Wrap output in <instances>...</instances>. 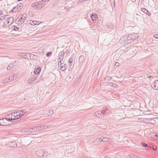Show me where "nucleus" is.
<instances>
[{"mask_svg":"<svg viewBox=\"0 0 158 158\" xmlns=\"http://www.w3.org/2000/svg\"><path fill=\"white\" fill-rule=\"evenodd\" d=\"M11 114V115L12 116H15V112H12V113H11V114Z\"/></svg>","mask_w":158,"mask_h":158,"instance_id":"obj_52","label":"nucleus"},{"mask_svg":"<svg viewBox=\"0 0 158 158\" xmlns=\"http://www.w3.org/2000/svg\"><path fill=\"white\" fill-rule=\"evenodd\" d=\"M152 87L156 90H158V80L154 81L152 84Z\"/></svg>","mask_w":158,"mask_h":158,"instance_id":"obj_8","label":"nucleus"},{"mask_svg":"<svg viewBox=\"0 0 158 158\" xmlns=\"http://www.w3.org/2000/svg\"><path fill=\"white\" fill-rule=\"evenodd\" d=\"M36 79H37V78H35V77H33L31 78V82H34L36 80Z\"/></svg>","mask_w":158,"mask_h":158,"instance_id":"obj_37","label":"nucleus"},{"mask_svg":"<svg viewBox=\"0 0 158 158\" xmlns=\"http://www.w3.org/2000/svg\"><path fill=\"white\" fill-rule=\"evenodd\" d=\"M101 138L102 140V142H106L107 141H109V139H108L107 137L102 136Z\"/></svg>","mask_w":158,"mask_h":158,"instance_id":"obj_26","label":"nucleus"},{"mask_svg":"<svg viewBox=\"0 0 158 158\" xmlns=\"http://www.w3.org/2000/svg\"><path fill=\"white\" fill-rule=\"evenodd\" d=\"M13 77H14V80L16 79L17 78V76L15 74H14L13 75Z\"/></svg>","mask_w":158,"mask_h":158,"instance_id":"obj_45","label":"nucleus"},{"mask_svg":"<svg viewBox=\"0 0 158 158\" xmlns=\"http://www.w3.org/2000/svg\"><path fill=\"white\" fill-rule=\"evenodd\" d=\"M53 113V110H49L47 111L46 114H48V116H51Z\"/></svg>","mask_w":158,"mask_h":158,"instance_id":"obj_24","label":"nucleus"},{"mask_svg":"<svg viewBox=\"0 0 158 158\" xmlns=\"http://www.w3.org/2000/svg\"><path fill=\"white\" fill-rule=\"evenodd\" d=\"M10 25L9 23V22H8V21L7 20L6 21L4 22L3 25V27H4L5 28V27H9Z\"/></svg>","mask_w":158,"mask_h":158,"instance_id":"obj_15","label":"nucleus"},{"mask_svg":"<svg viewBox=\"0 0 158 158\" xmlns=\"http://www.w3.org/2000/svg\"><path fill=\"white\" fill-rule=\"evenodd\" d=\"M106 27L108 28H111L113 27L112 26H111V24L109 23H108L107 24Z\"/></svg>","mask_w":158,"mask_h":158,"instance_id":"obj_38","label":"nucleus"},{"mask_svg":"<svg viewBox=\"0 0 158 158\" xmlns=\"http://www.w3.org/2000/svg\"><path fill=\"white\" fill-rule=\"evenodd\" d=\"M114 84H113V85H111V86H113L114 85Z\"/></svg>","mask_w":158,"mask_h":158,"instance_id":"obj_63","label":"nucleus"},{"mask_svg":"<svg viewBox=\"0 0 158 158\" xmlns=\"http://www.w3.org/2000/svg\"><path fill=\"white\" fill-rule=\"evenodd\" d=\"M31 54L30 53H26L25 59L30 60L31 59Z\"/></svg>","mask_w":158,"mask_h":158,"instance_id":"obj_18","label":"nucleus"},{"mask_svg":"<svg viewBox=\"0 0 158 158\" xmlns=\"http://www.w3.org/2000/svg\"><path fill=\"white\" fill-rule=\"evenodd\" d=\"M6 119L5 118H4L0 119V125L7 126L10 124Z\"/></svg>","mask_w":158,"mask_h":158,"instance_id":"obj_4","label":"nucleus"},{"mask_svg":"<svg viewBox=\"0 0 158 158\" xmlns=\"http://www.w3.org/2000/svg\"><path fill=\"white\" fill-rule=\"evenodd\" d=\"M67 69V65L66 64H63L62 66H61L60 69L62 71H64L66 70Z\"/></svg>","mask_w":158,"mask_h":158,"instance_id":"obj_28","label":"nucleus"},{"mask_svg":"<svg viewBox=\"0 0 158 158\" xmlns=\"http://www.w3.org/2000/svg\"><path fill=\"white\" fill-rule=\"evenodd\" d=\"M146 76L148 78H151L152 77V76L149 74H147Z\"/></svg>","mask_w":158,"mask_h":158,"instance_id":"obj_49","label":"nucleus"},{"mask_svg":"<svg viewBox=\"0 0 158 158\" xmlns=\"http://www.w3.org/2000/svg\"><path fill=\"white\" fill-rule=\"evenodd\" d=\"M130 156L132 158H135V155L134 154H132L130 155Z\"/></svg>","mask_w":158,"mask_h":158,"instance_id":"obj_48","label":"nucleus"},{"mask_svg":"<svg viewBox=\"0 0 158 158\" xmlns=\"http://www.w3.org/2000/svg\"><path fill=\"white\" fill-rule=\"evenodd\" d=\"M147 15H148V16H150L151 15V14L150 12H149L148 11V12L147 13H145Z\"/></svg>","mask_w":158,"mask_h":158,"instance_id":"obj_50","label":"nucleus"},{"mask_svg":"<svg viewBox=\"0 0 158 158\" xmlns=\"http://www.w3.org/2000/svg\"><path fill=\"white\" fill-rule=\"evenodd\" d=\"M64 9L66 10H68L69 8L68 6H65L64 7Z\"/></svg>","mask_w":158,"mask_h":158,"instance_id":"obj_58","label":"nucleus"},{"mask_svg":"<svg viewBox=\"0 0 158 158\" xmlns=\"http://www.w3.org/2000/svg\"><path fill=\"white\" fill-rule=\"evenodd\" d=\"M101 112L102 113V115H103V116H104V115L105 114L106 110H102V111H101Z\"/></svg>","mask_w":158,"mask_h":158,"instance_id":"obj_44","label":"nucleus"},{"mask_svg":"<svg viewBox=\"0 0 158 158\" xmlns=\"http://www.w3.org/2000/svg\"><path fill=\"white\" fill-rule=\"evenodd\" d=\"M102 142V139L101 137L98 138L97 139L95 140H94V143H101Z\"/></svg>","mask_w":158,"mask_h":158,"instance_id":"obj_23","label":"nucleus"},{"mask_svg":"<svg viewBox=\"0 0 158 158\" xmlns=\"http://www.w3.org/2000/svg\"><path fill=\"white\" fill-rule=\"evenodd\" d=\"M42 128L43 129H46L47 128H46L45 125H43L42 126Z\"/></svg>","mask_w":158,"mask_h":158,"instance_id":"obj_53","label":"nucleus"},{"mask_svg":"<svg viewBox=\"0 0 158 158\" xmlns=\"http://www.w3.org/2000/svg\"><path fill=\"white\" fill-rule=\"evenodd\" d=\"M36 155L41 157H45L46 156V153L44 151L41 150H38L36 151Z\"/></svg>","mask_w":158,"mask_h":158,"instance_id":"obj_2","label":"nucleus"},{"mask_svg":"<svg viewBox=\"0 0 158 158\" xmlns=\"http://www.w3.org/2000/svg\"><path fill=\"white\" fill-rule=\"evenodd\" d=\"M85 60V58L84 56L83 55H81L79 58V63H83Z\"/></svg>","mask_w":158,"mask_h":158,"instance_id":"obj_11","label":"nucleus"},{"mask_svg":"<svg viewBox=\"0 0 158 158\" xmlns=\"http://www.w3.org/2000/svg\"><path fill=\"white\" fill-rule=\"evenodd\" d=\"M18 11H19V9H18L17 6L14 7L12 10L11 11V12L13 13L14 12H16Z\"/></svg>","mask_w":158,"mask_h":158,"instance_id":"obj_27","label":"nucleus"},{"mask_svg":"<svg viewBox=\"0 0 158 158\" xmlns=\"http://www.w3.org/2000/svg\"><path fill=\"white\" fill-rule=\"evenodd\" d=\"M33 82H31V81H29L28 82V84L29 85H33V84H34V83H32Z\"/></svg>","mask_w":158,"mask_h":158,"instance_id":"obj_46","label":"nucleus"},{"mask_svg":"<svg viewBox=\"0 0 158 158\" xmlns=\"http://www.w3.org/2000/svg\"><path fill=\"white\" fill-rule=\"evenodd\" d=\"M141 144L142 146L144 147H148V144L145 143H141Z\"/></svg>","mask_w":158,"mask_h":158,"instance_id":"obj_35","label":"nucleus"},{"mask_svg":"<svg viewBox=\"0 0 158 158\" xmlns=\"http://www.w3.org/2000/svg\"><path fill=\"white\" fill-rule=\"evenodd\" d=\"M73 61V59L72 58H70L69 60V62L70 63H72Z\"/></svg>","mask_w":158,"mask_h":158,"instance_id":"obj_41","label":"nucleus"},{"mask_svg":"<svg viewBox=\"0 0 158 158\" xmlns=\"http://www.w3.org/2000/svg\"><path fill=\"white\" fill-rule=\"evenodd\" d=\"M149 121H150V122L152 124L157 123H158V118L156 117L153 118H149L148 119Z\"/></svg>","mask_w":158,"mask_h":158,"instance_id":"obj_7","label":"nucleus"},{"mask_svg":"<svg viewBox=\"0 0 158 158\" xmlns=\"http://www.w3.org/2000/svg\"><path fill=\"white\" fill-rule=\"evenodd\" d=\"M3 11L2 10H0V16L4 15L3 13Z\"/></svg>","mask_w":158,"mask_h":158,"instance_id":"obj_43","label":"nucleus"},{"mask_svg":"<svg viewBox=\"0 0 158 158\" xmlns=\"http://www.w3.org/2000/svg\"><path fill=\"white\" fill-rule=\"evenodd\" d=\"M91 18L92 20H96V19L98 18V15L95 14H92L91 15Z\"/></svg>","mask_w":158,"mask_h":158,"instance_id":"obj_17","label":"nucleus"},{"mask_svg":"<svg viewBox=\"0 0 158 158\" xmlns=\"http://www.w3.org/2000/svg\"><path fill=\"white\" fill-rule=\"evenodd\" d=\"M118 64V62H117L115 63V65H116V64Z\"/></svg>","mask_w":158,"mask_h":158,"instance_id":"obj_61","label":"nucleus"},{"mask_svg":"<svg viewBox=\"0 0 158 158\" xmlns=\"http://www.w3.org/2000/svg\"><path fill=\"white\" fill-rule=\"evenodd\" d=\"M26 19V17L25 16L23 15L20 18V19H19V20L20 22V23H23L24 21Z\"/></svg>","mask_w":158,"mask_h":158,"instance_id":"obj_21","label":"nucleus"},{"mask_svg":"<svg viewBox=\"0 0 158 158\" xmlns=\"http://www.w3.org/2000/svg\"><path fill=\"white\" fill-rule=\"evenodd\" d=\"M155 136L156 137H158V134L155 135Z\"/></svg>","mask_w":158,"mask_h":158,"instance_id":"obj_59","label":"nucleus"},{"mask_svg":"<svg viewBox=\"0 0 158 158\" xmlns=\"http://www.w3.org/2000/svg\"><path fill=\"white\" fill-rule=\"evenodd\" d=\"M26 53L20 52L18 53L19 56H21L24 59Z\"/></svg>","mask_w":158,"mask_h":158,"instance_id":"obj_29","label":"nucleus"},{"mask_svg":"<svg viewBox=\"0 0 158 158\" xmlns=\"http://www.w3.org/2000/svg\"><path fill=\"white\" fill-rule=\"evenodd\" d=\"M128 38V35H126L122 36L120 39V40L123 41L124 42H126L127 41L129 40Z\"/></svg>","mask_w":158,"mask_h":158,"instance_id":"obj_10","label":"nucleus"},{"mask_svg":"<svg viewBox=\"0 0 158 158\" xmlns=\"http://www.w3.org/2000/svg\"><path fill=\"white\" fill-rule=\"evenodd\" d=\"M37 56L31 54V59L30 60H34L36 58Z\"/></svg>","mask_w":158,"mask_h":158,"instance_id":"obj_34","label":"nucleus"},{"mask_svg":"<svg viewBox=\"0 0 158 158\" xmlns=\"http://www.w3.org/2000/svg\"><path fill=\"white\" fill-rule=\"evenodd\" d=\"M52 54V52H48L46 54V56L47 57H48L50 56H51Z\"/></svg>","mask_w":158,"mask_h":158,"instance_id":"obj_39","label":"nucleus"},{"mask_svg":"<svg viewBox=\"0 0 158 158\" xmlns=\"http://www.w3.org/2000/svg\"><path fill=\"white\" fill-rule=\"evenodd\" d=\"M10 146V147H17V145L15 144V142H12L9 144Z\"/></svg>","mask_w":158,"mask_h":158,"instance_id":"obj_25","label":"nucleus"},{"mask_svg":"<svg viewBox=\"0 0 158 158\" xmlns=\"http://www.w3.org/2000/svg\"><path fill=\"white\" fill-rule=\"evenodd\" d=\"M153 37L156 38H158V34H155L153 35Z\"/></svg>","mask_w":158,"mask_h":158,"instance_id":"obj_47","label":"nucleus"},{"mask_svg":"<svg viewBox=\"0 0 158 158\" xmlns=\"http://www.w3.org/2000/svg\"><path fill=\"white\" fill-rule=\"evenodd\" d=\"M63 59H60V57H59V58L58 60V62H59V61H60V62H61L62 60Z\"/></svg>","mask_w":158,"mask_h":158,"instance_id":"obj_54","label":"nucleus"},{"mask_svg":"<svg viewBox=\"0 0 158 158\" xmlns=\"http://www.w3.org/2000/svg\"><path fill=\"white\" fill-rule=\"evenodd\" d=\"M94 115L99 118L104 117L103 115H102V113L101 111H96L94 113Z\"/></svg>","mask_w":158,"mask_h":158,"instance_id":"obj_9","label":"nucleus"},{"mask_svg":"<svg viewBox=\"0 0 158 158\" xmlns=\"http://www.w3.org/2000/svg\"><path fill=\"white\" fill-rule=\"evenodd\" d=\"M152 149H153L154 150H155V148H154V147H152Z\"/></svg>","mask_w":158,"mask_h":158,"instance_id":"obj_62","label":"nucleus"},{"mask_svg":"<svg viewBox=\"0 0 158 158\" xmlns=\"http://www.w3.org/2000/svg\"><path fill=\"white\" fill-rule=\"evenodd\" d=\"M6 117L5 118H6V119L8 120V122H9L11 121V117H12V115H11V114H7L6 116Z\"/></svg>","mask_w":158,"mask_h":158,"instance_id":"obj_19","label":"nucleus"},{"mask_svg":"<svg viewBox=\"0 0 158 158\" xmlns=\"http://www.w3.org/2000/svg\"><path fill=\"white\" fill-rule=\"evenodd\" d=\"M141 10L143 12L145 13H147L148 12V10H147L146 8H143L141 9Z\"/></svg>","mask_w":158,"mask_h":158,"instance_id":"obj_33","label":"nucleus"},{"mask_svg":"<svg viewBox=\"0 0 158 158\" xmlns=\"http://www.w3.org/2000/svg\"><path fill=\"white\" fill-rule=\"evenodd\" d=\"M17 7L19 10H20L23 7V5L22 3L18 4L16 6Z\"/></svg>","mask_w":158,"mask_h":158,"instance_id":"obj_22","label":"nucleus"},{"mask_svg":"<svg viewBox=\"0 0 158 158\" xmlns=\"http://www.w3.org/2000/svg\"><path fill=\"white\" fill-rule=\"evenodd\" d=\"M9 16V15H5L3 16L0 17V18L2 20H4L7 19V18Z\"/></svg>","mask_w":158,"mask_h":158,"instance_id":"obj_31","label":"nucleus"},{"mask_svg":"<svg viewBox=\"0 0 158 158\" xmlns=\"http://www.w3.org/2000/svg\"><path fill=\"white\" fill-rule=\"evenodd\" d=\"M7 19L10 25L12 24L14 21V18L12 17H9V16L7 18Z\"/></svg>","mask_w":158,"mask_h":158,"instance_id":"obj_12","label":"nucleus"},{"mask_svg":"<svg viewBox=\"0 0 158 158\" xmlns=\"http://www.w3.org/2000/svg\"><path fill=\"white\" fill-rule=\"evenodd\" d=\"M15 66V65L14 64L11 63L8 65L7 68V70H10L12 69Z\"/></svg>","mask_w":158,"mask_h":158,"instance_id":"obj_16","label":"nucleus"},{"mask_svg":"<svg viewBox=\"0 0 158 158\" xmlns=\"http://www.w3.org/2000/svg\"><path fill=\"white\" fill-rule=\"evenodd\" d=\"M45 4V2H43V1H40L33 3L31 6L35 9L39 10L43 7Z\"/></svg>","mask_w":158,"mask_h":158,"instance_id":"obj_1","label":"nucleus"},{"mask_svg":"<svg viewBox=\"0 0 158 158\" xmlns=\"http://www.w3.org/2000/svg\"><path fill=\"white\" fill-rule=\"evenodd\" d=\"M58 66L59 68H60H60L61 66L62 65V63L61 62H60V61H59V62H58Z\"/></svg>","mask_w":158,"mask_h":158,"instance_id":"obj_40","label":"nucleus"},{"mask_svg":"<svg viewBox=\"0 0 158 158\" xmlns=\"http://www.w3.org/2000/svg\"><path fill=\"white\" fill-rule=\"evenodd\" d=\"M64 55V52L62 51L60 52L59 53V57H60V59H63V57Z\"/></svg>","mask_w":158,"mask_h":158,"instance_id":"obj_20","label":"nucleus"},{"mask_svg":"<svg viewBox=\"0 0 158 158\" xmlns=\"http://www.w3.org/2000/svg\"><path fill=\"white\" fill-rule=\"evenodd\" d=\"M37 127H33L32 128H30L29 129L28 128H25L23 130L26 133H29L30 132H32L35 131H37Z\"/></svg>","mask_w":158,"mask_h":158,"instance_id":"obj_3","label":"nucleus"},{"mask_svg":"<svg viewBox=\"0 0 158 158\" xmlns=\"http://www.w3.org/2000/svg\"><path fill=\"white\" fill-rule=\"evenodd\" d=\"M39 22L36 21H33L32 20H30L29 22V23L32 25H38L39 24Z\"/></svg>","mask_w":158,"mask_h":158,"instance_id":"obj_14","label":"nucleus"},{"mask_svg":"<svg viewBox=\"0 0 158 158\" xmlns=\"http://www.w3.org/2000/svg\"><path fill=\"white\" fill-rule=\"evenodd\" d=\"M49 1V0H42V1H43V2H48Z\"/></svg>","mask_w":158,"mask_h":158,"instance_id":"obj_57","label":"nucleus"},{"mask_svg":"<svg viewBox=\"0 0 158 158\" xmlns=\"http://www.w3.org/2000/svg\"><path fill=\"white\" fill-rule=\"evenodd\" d=\"M107 78V79L108 80H109V81H110L111 80V79H112V77H106Z\"/></svg>","mask_w":158,"mask_h":158,"instance_id":"obj_51","label":"nucleus"},{"mask_svg":"<svg viewBox=\"0 0 158 158\" xmlns=\"http://www.w3.org/2000/svg\"><path fill=\"white\" fill-rule=\"evenodd\" d=\"M23 116V114H21L20 113V114L19 115H16L15 116H12L11 117V120H16L17 121H18L19 119V118L21 117H22Z\"/></svg>","mask_w":158,"mask_h":158,"instance_id":"obj_6","label":"nucleus"},{"mask_svg":"<svg viewBox=\"0 0 158 158\" xmlns=\"http://www.w3.org/2000/svg\"><path fill=\"white\" fill-rule=\"evenodd\" d=\"M19 111V114H20V113H21V114H23V115H24V114L26 112L25 110H20Z\"/></svg>","mask_w":158,"mask_h":158,"instance_id":"obj_36","label":"nucleus"},{"mask_svg":"<svg viewBox=\"0 0 158 158\" xmlns=\"http://www.w3.org/2000/svg\"><path fill=\"white\" fill-rule=\"evenodd\" d=\"M89 0H81V1H80V2H81V3H82L84 1H88Z\"/></svg>","mask_w":158,"mask_h":158,"instance_id":"obj_55","label":"nucleus"},{"mask_svg":"<svg viewBox=\"0 0 158 158\" xmlns=\"http://www.w3.org/2000/svg\"><path fill=\"white\" fill-rule=\"evenodd\" d=\"M139 35L138 34L135 33L128 35V39L130 40H135L138 38Z\"/></svg>","mask_w":158,"mask_h":158,"instance_id":"obj_5","label":"nucleus"},{"mask_svg":"<svg viewBox=\"0 0 158 158\" xmlns=\"http://www.w3.org/2000/svg\"><path fill=\"white\" fill-rule=\"evenodd\" d=\"M12 29L15 31H18L20 30L19 27H18L16 26H13L12 27Z\"/></svg>","mask_w":158,"mask_h":158,"instance_id":"obj_32","label":"nucleus"},{"mask_svg":"<svg viewBox=\"0 0 158 158\" xmlns=\"http://www.w3.org/2000/svg\"><path fill=\"white\" fill-rule=\"evenodd\" d=\"M41 68L39 67H37L36 68L34 71V73L35 74H38L40 72L41 70Z\"/></svg>","mask_w":158,"mask_h":158,"instance_id":"obj_13","label":"nucleus"},{"mask_svg":"<svg viewBox=\"0 0 158 158\" xmlns=\"http://www.w3.org/2000/svg\"><path fill=\"white\" fill-rule=\"evenodd\" d=\"M133 2H135V1L136 0H131Z\"/></svg>","mask_w":158,"mask_h":158,"instance_id":"obj_60","label":"nucleus"},{"mask_svg":"<svg viewBox=\"0 0 158 158\" xmlns=\"http://www.w3.org/2000/svg\"><path fill=\"white\" fill-rule=\"evenodd\" d=\"M14 80V77H13V76H11L8 79H6V81L7 82H9Z\"/></svg>","mask_w":158,"mask_h":158,"instance_id":"obj_30","label":"nucleus"},{"mask_svg":"<svg viewBox=\"0 0 158 158\" xmlns=\"http://www.w3.org/2000/svg\"><path fill=\"white\" fill-rule=\"evenodd\" d=\"M37 127L38 131L40 130L43 129L42 126H38Z\"/></svg>","mask_w":158,"mask_h":158,"instance_id":"obj_42","label":"nucleus"},{"mask_svg":"<svg viewBox=\"0 0 158 158\" xmlns=\"http://www.w3.org/2000/svg\"><path fill=\"white\" fill-rule=\"evenodd\" d=\"M114 6H115V4H114L115 2H114Z\"/></svg>","mask_w":158,"mask_h":158,"instance_id":"obj_64","label":"nucleus"},{"mask_svg":"<svg viewBox=\"0 0 158 158\" xmlns=\"http://www.w3.org/2000/svg\"><path fill=\"white\" fill-rule=\"evenodd\" d=\"M50 125H45L46 128H47L50 127Z\"/></svg>","mask_w":158,"mask_h":158,"instance_id":"obj_56","label":"nucleus"}]
</instances>
